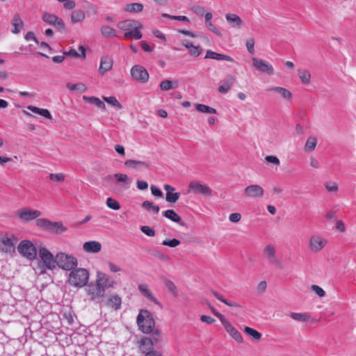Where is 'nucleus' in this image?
Instances as JSON below:
<instances>
[{
  "instance_id": "nucleus-37",
  "label": "nucleus",
  "mask_w": 356,
  "mask_h": 356,
  "mask_svg": "<svg viewBox=\"0 0 356 356\" xmlns=\"http://www.w3.org/2000/svg\"><path fill=\"white\" fill-rule=\"evenodd\" d=\"M66 88L70 91H78L79 92H83L86 90L87 87L83 83H67Z\"/></svg>"
},
{
  "instance_id": "nucleus-51",
  "label": "nucleus",
  "mask_w": 356,
  "mask_h": 356,
  "mask_svg": "<svg viewBox=\"0 0 356 356\" xmlns=\"http://www.w3.org/2000/svg\"><path fill=\"white\" fill-rule=\"evenodd\" d=\"M165 287L175 296H177L178 292L175 284L170 280L165 281Z\"/></svg>"
},
{
  "instance_id": "nucleus-19",
  "label": "nucleus",
  "mask_w": 356,
  "mask_h": 356,
  "mask_svg": "<svg viewBox=\"0 0 356 356\" xmlns=\"http://www.w3.org/2000/svg\"><path fill=\"white\" fill-rule=\"evenodd\" d=\"M164 190L166 191L165 200L170 203H175L180 197V193H175V188L169 184L163 186Z\"/></svg>"
},
{
  "instance_id": "nucleus-4",
  "label": "nucleus",
  "mask_w": 356,
  "mask_h": 356,
  "mask_svg": "<svg viewBox=\"0 0 356 356\" xmlns=\"http://www.w3.org/2000/svg\"><path fill=\"white\" fill-rule=\"evenodd\" d=\"M18 252L25 258L33 260L36 258L38 248L28 240L21 241L17 247Z\"/></svg>"
},
{
  "instance_id": "nucleus-38",
  "label": "nucleus",
  "mask_w": 356,
  "mask_h": 356,
  "mask_svg": "<svg viewBox=\"0 0 356 356\" xmlns=\"http://www.w3.org/2000/svg\"><path fill=\"white\" fill-rule=\"evenodd\" d=\"M83 99L86 100V102H88L94 105H95L97 107L99 108L104 109L106 106L104 102H102L100 99L95 97H88V96H83Z\"/></svg>"
},
{
  "instance_id": "nucleus-41",
  "label": "nucleus",
  "mask_w": 356,
  "mask_h": 356,
  "mask_svg": "<svg viewBox=\"0 0 356 356\" xmlns=\"http://www.w3.org/2000/svg\"><path fill=\"white\" fill-rule=\"evenodd\" d=\"M211 293L218 300L226 304L227 305H228L229 307H240V305L238 303H237L236 302H229L227 300L224 298L223 296L220 293H219L218 292H217L216 291H212Z\"/></svg>"
},
{
  "instance_id": "nucleus-16",
  "label": "nucleus",
  "mask_w": 356,
  "mask_h": 356,
  "mask_svg": "<svg viewBox=\"0 0 356 356\" xmlns=\"http://www.w3.org/2000/svg\"><path fill=\"white\" fill-rule=\"evenodd\" d=\"M222 324L225 327L227 333L238 343H242L243 341L241 332L236 330L230 322L225 319Z\"/></svg>"
},
{
  "instance_id": "nucleus-18",
  "label": "nucleus",
  "mask_w": 356,
  "mask_h": 356,
  "mask_svg": "<svg viewBox=\"0 0 356 356\" xmlns=\"http://www.w3.org/2000/svg\"><path fill=\"white\" fill-rule=\"evenodd\" d=\"M264 254L265 258L271 264H279L278 259L276 257L275 248L273 245L268 244L264 248Z\"/></svg>"
},
{
  "instance_id": "nucleus-32",
  "label": "nucleus",
  "mask_w": 356,
  "mask_h": 356,
  "mask_svg": "<svg viewBox=\"0 0 356 356\" xmlns=\"http://www.w3.org/2000/svg\"><path fill=\"white\" fill-rule=\"evenodd\" d=\"M317 138L315 136H309L305 145L304 150L307 152H313L317 145Z\"/></svg>"
},
{
  "instance_id": "nucleus-36",
  "label": "nucleus",
  "mask_w": 356,
  "mask_h": 356,
  "mask_svg": "<svg viewBox=\"0 0 356 356\" xmlns=\"http://www.w3.org/2000/svg\"><path fill=\"white\" fill-rule=\"evenodd\" d=\"M143 208L146 209L149 213L157 214L159 212L160 208L159 206L154 204L152 202L145 200L142 204Z\"/></svg>"
},
{
  "instance_id": "nucleus-15",
  "label": "nucleus",
  "mask_w": 356,
  "mask_h": 356,
  "mask_svg": "<svg viewBox=\"0 0 356 356\" xmlns=\"http://www.w3.org/2000/svg\"><path fill=\"white\" fill-rule=\"evenodd\" d=\"M17 215L22 221H29L35 219L41 215V213L38 210H31L23 208L17 211Z\"/></svg>"
},
{
  "instance_id": "nucleus-35",
  "label": "nucleus",
  "mask_w": 356,
  "mask_h": 356,
  "mask_svg": "<svg viewBox=\"0 0 356 356\" xmlns=\"http://www.w3.org/2000/svg\"><path fill=\"white\" fill-rule=\"evenodd\" d=\"M138 289L144 296L147 297L151 301H152L155 303H158L157 299L154 296V295L150 291V290L148 289L147 285L140 284L138 286Z\"/></svg>"
},
{
  "instance_id": "nucleus-25",
  "label": "nucleus",
  "mask_w": 356,
  "mask_h": 356,
  "mask_svg": "<svg viewBox=\"0 0 356 356\" xmlns=\"http://www.w3.org/2000/svg\"><path fill=\"white\" fill-rule=\"evenodd\" d=\"M136 28H133L129 31L125 32L124 33V38L127 40H130L132 38L139 40L142 38L143 35L140 32V29H143V24L140 23V26H136Z\"/></svg>"
},
{
  "instance_id": "nucleus-28",
  "label": "nucleus",
  "mask_w": 356,
  "mask_h": 356,
  "mask_svg": "<svg viewBox=\"0 0 356 356\" xmlns=\"http://www.w3.org/2000/svg\"><path fill=\"white\" fill-rule=\"evenodd\" d=\"M225 18L228 23L233 28L239 29L242 26V20L241 19L235 14L229 13L225 15Z\"/></svg>"
},
{
  "instance_id": "nucleus-52",
  "label": "nucleus",
  "mask_w": 356,
  "mask_h": 356,
  "mask_svg": "<svg viewBox=\"0 0 356 356\" xmlns=\"http://www.w3.org/2000/svg\"><path fill=\"white\" fill-rule=\"evenodd\" d=\"M180 241L176 238L165 239L162 242L163 245L169 246L170 248H175L180 244Z\"/></svg>"
},
{
  "instance_id": "nucleus-21",
  "label": "nucleus",
  "mask_w": 356,
  "mask_h": 356,
  "mask_svg": "<svg viewBox=\"0 0 356 356\" xmlns=\"http://www.w3.org/2000/svg\"><path fill=\"white\" fill-rule=\"evenodd\" d=\"M113 65V60L111 57L108 56H102L100 61L99 72L102 74H104L106 72L112 69Z\"/></svg>"
},
{
  "instance_id": "nucleus-24",
  "label": "nucleus",
  "mask_w": 356,
  "mask_h": 356,
  "mask_svg": "<svg viewBox=\"0 0 356 356\" xmlns=\"http://www.w3.org/2000/svg\"><path fill=\"white\" fill-rule=\"evenodd\" d=\"M124 165L126 167L136 169V168H149V163L145 161H138L134 159H129L124 162Z\"/></svg>"
},
{
  "instance_id": "nucleus-17",
  "label": "nucleus",
  "mask_w": 356,
  "mask_h": 356,
  "mask_svg": "<svg viewBox=\"0 0 356 356\" xmlns=\"http://www.w3.org/2000/svg\"><path fill=\"white\" fill-rule=\"evenodd\" d=\"M157 339H152L150 337H144L139 341V348L143 353H147L150 351H154V343H156Z\"/></svg>"
},
{
  "instance_id": "nucleus-57",
  "label": "nucleus",
  "mask_w": 356,
  "mask_h": 356,
  "mask_svg": "<svg viewBox=\"0 0 356 356\" xmlns=\"http://www.w3.org/2000/svg\"><path fill=\"white\" fill-rule=\"evenodd\" d=\"M188 50L190 54L195 57H197L202 54V49L200 46H195L193 44L191 47L188 49Z\"/></svg>"
},
{
  "instance_id": "nucleus-29",
  "label": "nucleus",
  "mask_w": 356,
  "mask_h": 356,
  "mask_svg": "<svg viewBox=\"0 0 356 356\" xmlns=\"http://www.w3.org/2000/svg\"><path fill=\"white\" fill-rule=\"evenodd\" d=\"M122 304L121 298L118 295H111L106 302V305L115 309H119Z\"/></svg>"
},
{
  "instance_id": "nucleus-33",
  "label": "nucleus",
  "mask_w": 356,
  "mask_h": 356,
  "mask_svg": "<svg viewBox=\"0 0 356 356\" xmlns=\"http://www.w3.org/2000/svg\"><path fill=\"white\" fill-rule=\"evenodd\" d=\"M163 215L165 218L171 220L175 222L181 223V225H184V223L181 222V217L172 209H168L163 212Z\"/></svg>"
},
{
  "instance_id": "nucleus-54",
  "label": "nucleus",
  "mask_w": 356,
  "mask_h": 356,
  "mask_svg": "<svg viewBox=\"0 0 356 356\" xmlns=\"http://www.w3.org/2000/svg\"><path fill=\"white\" fill-rule=\"evenodd\" d=\"M335 230L340 233H345L346 227L345 222L342 220H337L335 224Z\"/></svg>"
},
{
  "instance_id": "nucleus-61",
  "label": "nucleus",
  "mask_w": 356,
  "mask_h": 356,
  "mask_svg": "<svg viewBox=\"0 0 356 356\" xmlns=\"http://www.w3.org/2000/svg\"><path fill=\"white\" fill-rule=\"evenodd\" d=\"M245 45H246L248 52L250 54H253L254 53V40L252 38H248L246 40Z\"/></svg>"
},
{
  "instance_id": "nucleus-45",
  "label": "nucleus",
  "mask_w": 356,
  "mask_h": 356,
  "mask_svg": "<svg viewBox=\"0 0 356 356\" xmlns=\"http://www.w3.org/2000/svg\"><path fill=\"white\" fill-rule=\"evenodd\" d=\"M195 108L202 113H216V110L212 107L202 104H196Z\"/></svg>"
},
{
  "instance_id": "nucleus-27",
  "label": "nucleus",
  "mask_w": 356,
  "mask_h": 356,
  "mask_svg": "<svg viewBox=\"0 0 356 356\" xmlns=\"http://www.w3.org/2000/svg\"><path fill=\"white\" fill-rule=\"evenodd\" d=\"M268 91L275 92L285 100L290 101L292 98V93L286 88L280 86L272 87L268 89Z\"/></svg>"
},
{
  "instance_id": "nucleus-20",
  "label": "nucleus",
  "mask_w": 356,
  "mask_h": 356,
  "mask_svg": "<svg viewBox=\"0 0 356 356\" xmlns=\"http://www.w3.org/2000/svg\"><path fill=\"white\" fill-rule=\"evenodd\" d=\"M235 80L234 76L229 75L221 81L220 85L218 87L219 92L222 94L228 92L234 85Z\"/></svg>"
},
{
  "instance_id": "nucleus-3",
  "label": "nucleus",
  "mask_w": 356,
  "mask_h": 356,
  "mask_svg": "<svg viewBox=\"0 0 356 356\" xmlns=\"http://www.w3.org/2000/svg\"><path fill=\"white\" fill-rule=\"evenodd\" d=\"M56 264L60 268L70 271L76 268L78 260L72 254L60 252L56 255Z\"/></svg>"
},
{
  "instance_id": "nucleus-7",
  "label": "nucleus",
  "mask_w": 356,
  "mask_h": 356,
  "mask_svg": "<svg viewBox=\"0 0 356 356\" xmlns=\"http://www.w3.org/2000/svg\"><path fill=\"white\" fill-rule=\"evenodd\" d=\"M328 241L320 234H313L309 239V249L313 253H318L327 245Z\"/></svg>"
},
{
  "instance_id": "nucleus-39",
  "label": "nucleus",
  "mask_w": 356,
  "mask_h": 356,
  "mask_svg": "<svg viewBox=\"0 0 356 356\" xmlns=\"http://www.w3.org/2000/svg\"><path fill=\"white\" fill-rule=\"evenodd\" d=\"M100 30L102 35L106 38H115L117 36L115 30L109 26H102Z\"/></svg>"
},
{
  "instance_id": "nucleus-2",
  "label": "nucleus",
  "mask_w": 356,
  "mask_h": 356,
  "mask_svg": "<svg viewBox=\"0 0 356 356\" xmlns=\"http://www.w3.org/2000/svg\"><path fill=\"white\" fill-rule=\"evenodd\" d=\"M136 322L139 329L145 334L152 332L155 325L152 314L146 309H141L140 311Z\"/></svg>"
},
{
  "instance_id": "nucleus-56",
  "label": "nucleus",
  "mask_w": 356,
  "mask_h": 356,
  "mask_svg": "<svg viewBox=\"0 0 356 356\" xmlns=\"http://www.w3.org/2000/svg\"><path fill=\"white\" fill-rule=\"evenodd\" d=\"M162 16L163 17H167L170 19H175V20L183 21V22H189L188 18L186 16H175V15H168L166 13L162 14Z\"/></svg>"
},
{
  "instance_id": "nucleus-48",
  "label": "nucleus",
  "mask_w": 356,
  "mask_h": 356,
  "mask_svg": "<svg viewBox=\"0 0 356 356\" xmlns=\"http://www.w3.org/2000/svg\"><path fill=\"white\" fill-rule=\"evenodd\" d=\"M106 204V206L111 209L118 211L120 209V203L112 197H108Z\"/></svg>"
},
{
  "instance_id": "nucleus-40",
  "label": "nucleus",
  "mask_w": 356,
  "mask_h": 356,
  "mask_svg": "<svg viewBox=\"0 0 356 356\" xmlns=\"http://www.w3.org/2000/svg\"><path fill=\"white\" fill-rule=\"evenodd\" d=\"M143 10V5L140 3H129L124 8V10L129 13H140Z\"/></svg>"
},
{
  "instance_id": "nucleus-50",
  "label": "nucleus",
  "mask_w": 356,
  "mask_h": 356,
  "mask_svg": "<svg viewBox=\"0 0 356 356\" xmlns=\"http://www.w3.org/2000/svg\"><path fill=\"white\" fill-rule=\"evenodd\" d=\"M104 99L108 104H111L113 106H115L117 108H122V104L118 101V99L115 97H104Z\"/></svg>"
},
{
  "instance_id": "nucleus-53",
  "label": "nucleus",
  "mask_w": 356,
  "mask_h": 356,
  "mask_svg": "<svg viewBox=\"0 0 356 356\" xmlns=\"http://www.w3.org/2000/svg\"><path fill=\"white\" fill-rule=\"evenodd\" d=\"M311 291L315 293L318 297L323 298L325 296V291L318 285L313 284L311 286Z\"/></svg>"
},
{
  "instance_id": "nucleus-44",
  "label": "nucleus",
  "mask_w": 356,
  "mask_h": 356,
  "mask_svg": "<svg viewBox=\"0 0 356 356\" xmlns=\"http://www.w3.org/2000/svg\"><path fill=\"white\" fill-rule=\"evenodd\" d=\"M36 224L38 227L51 231L52 222L46 218H39L36 220Z\"/></svg>"
},
{
  "instance_id": "nucleus-46",
  "label": "nucleus",
  "mask_w": 356,
  "mask_h": 356,
  "mask_svg": "<svg viewBox=\"0 0 356 356\" xmlns=\"http://www.w3.org/2000/svg\"><path fill=\"white\" fill-rule=\"evenodd\" d=\"M114 177L118 182H121L125 184L127 186V188L129 187L131 180H129L127 175L122 173H115L114 175Z\"/></svg>"
},
{
  "instance_id": "nucleus-42",
  "label": "nucleus",
  "mask_w": 356,
  "mask_h": 356,
  "mask_svg": "<svg viewBox=\"0 0 356 356\" xmlns=\"http://www.w3.org/2000/svg\"><path fill=\"white\" fill-rule=\"evenodd\" d=\"M290 316L293 320L300 322H307L310 319L309 315L303 313L291 312Z\"/></svg>"
},
{
  "instance_id": "nucleus-55",
  "label": "nucleus",
  "mask_w": 356,
  "mask_h": 356,
  "mask_svg": "<svg viewBox=\"0 0 356 356\" xmlns=\"http://www.w3.org/2000/svg\"><path fill=\"white\" fill-rule=\"evenodd\" d=\"M207 305L211 312L220 321L221 323L226 319L225 316L219 313L209 302H207Z\"/></svg>"
},
{
  "instance_id": "nucleus-10",
  "label": "nucleus",
  "mask_w": 356,
  "mask_h": 356,
  "mask_svg": "<svg viewBox=\"0 0 356 356\" xmlns=\"http://www.w3.org/2000/svg\"><path fill=\"white\" fill-rule=\"evenodd\" d=\"M132 79L140 83H146L149 76L147 70L140 65H134L130 70Z\"/></svg>"
},
{
  "instance_id": "nucleus-60",
  "label": "nucleus",
  "mask_w": 356,
  "mask_h": 356,
  "mask_svg": "<svg viewBox=\"0 0 356 356\" xmlns=\"http://www.w3.org/2000/svg\"><path fill=\"white\" fill-rule=\"evenodd\" d=\"M49 178L52 181H63L65 179V175L63 173H58V174L51 173L49 175Z\"/></svg>"
},
{
  "instance_id": "nucleus-1",
  "label": "nucleus",
  "mask_w": 356,
  "mask_h": 356,
  "mask_svg": "<svg viewBox=\"0 0 356 356\" xmlns=\"http://www.w3.org/2000/svg\"><path fill=\"white\" fill-rule=\"evenodd\" d=\"M70 271L68 277V283L70 285L76 288H81L88 284L90 273L87 269L75 268Z\"/></svg>"
},
{
  "instance_id": "nucleus-31",
  "label": "nucleus",
  "mask_w": 356,
  "mask_h": 356,
  "mask_svg": "<svg viewBox=\"0 0 356 356\" xmlns=\"http://www.w3.org/2000/svg\"><path fill=\"white\" fill-rule=\"evenodd\" d=\"M12 25L14 29L12 30V33L17 34L20 32V28L23 26V21L18 14L14 15L12 20Z\"/></svg>"
},
{
  "instance_id": "nucleus-63",
  "label": "nucleus",
  "mask_w": 356,
  "mask_h": 356,
  "mask_svg": "<svg viewBox=\"0 0 356 356\" xmlns=\"http://www.w3.org/2000/svg\"><path fill=\"white\" fill-rule=\"evenodd\" d=\"M241 219V215L239 213H232L229 216V220L232 222H238Z\"/></svg>"
},
{
  "instance_id": "nucleus-49",
  "label": "nucleus",
  "mask_w": 356,
  "mask_h": 356,
  "mask_svg": "<svg viewBox=\"0 0 356 356\" xmlns=\"http://www.w3.org/2000/svg\"><path fill=\"white\" fill-rule=\"evenodd\" d=\"M177 84L175 86L173 85V82L170 80H163L160 83V88L161 90H169L173 88L177 87Z\"/></svg>"
},
{
  "instance_id": "nucleus-62",
  "label": "nucleus",
  "mask_w": 356,
  "mask_h": 356,
  "mask_svg": "<svg viewBox=\"0 0 356 356\" xmlns=\"http://www.w3.org/2000/svg\"><path fill=\"white\" fill-rule=\"evenodd\" d=\"M265 161L267 163H273L276 165H279L280 163L279 159L275 156H267L265 158Z\"/></svg>"
},
{
  "instance_id": "nucleus-64",
  "label": "nucleus",
  "mask_w": 356,
  "mask_h": 356,
  "mask_svg": "<svg viewBox=\"0 0 356 356\" xmlns=\"http://www.w3.org/2000/svg\"><path fill=\"white\" fill-rule=\"evenodd\" d=\"M150 189H151V192H152V195H154L155 197H161L163 196L162 191L156 186H154V185L151 186Z\"/></svg>"
},
{
  "instance_id": "nucleus-47",
  "label": "nucleus",
  "mask_w": 356,
  "mask_h": 356,
  "mask_svg": "<svg viewBox=\"0 0 356 356\" xmlns=\"http://www.w3.org/2000/svg\"><path fill=\"white\" fill-rule=\"evenodd\" d=\"M67 230V228L63 225L61 222H52L51 231L56 234H60Z\"/></svg>"
},
{
  "instance_id": "nucleus-14",
  "label": "nucleus",
  "mask_w": 356,
  "mask_h": 356,
  "mask_svg": "<svg viewBox=\"0 0 356 356\" xmlns=\"http://www.w3.org/2000/svg\"><path fill=\"white\" fill-rule=\"evenodd\" d=\"M244 194L249 198L260 199L264 196V190L258 184H252L244 189Z\"/></svg>"
},
{
  "instance_id": "nucleus-5",
  "label": "nucleus",
  "mask_w": 356,
  "mask_h": 356,
  "mask_svg": "<svg viewBox=\"0 0 356 356\" xmlns=\"http://www.w3.org/2000/svg\"><path fill=\"white\" fill-rule=\"evenodd\" d=\"M39 257L49 270H53L56 266V257L44 246L38 247Z\"/></svg>"
},
{
  "instance_id": "nucleus-43",
  "label": "nucleus",
  "mask_w": 356,
  "mask_h": 356,
  "mask_svg": "<svg viewBox=\"0 0 356 356\" xmlns=\"http://www.w3.org/2000/svg\"><path fill=\"white\" fill-rule=\"evenodd\" d=\"M244 332L255 340H259L261 337V334L260 332L250 327H245Z\"/></svg>"
},
{
  "instance_id": "nucleus-9",
  "label": "nucleus",
  "mask_w": 356,
  "mask_h": 356,
  "mask_svg": "<svg viewBox=\"0 0 356 356\" xmlns=\"http://www.w3.org/2000/svg\"><path fill=\"white\" fill-rule=\"evenodd\" d=\"M96 282L106 292V290L113 289L116 282L108 274L102 271H97L95 277Z\"/></svg>"
},
{
  "instance_id": "nucleus-58",
  "label": "nucleus",
  "mask_w": 356,
  "mask_h": 356,
  "mask_svg": "<svg viewBox=\"0 0 356 356\" xmlns=\"http://www.w3.org/2000/svg\"><path fill=\"white\" fill-rule=\"evenodd\" d=\"M140 230L143 233L148 236H154L155 231L151 228L149 226L145 225L140 227Z\"/></svg>"
},
{
  "instance_id": "nucleus-59",
  "label": "nucleus",
  "mask_w": 356,
  "mask_h": 356,
  "mask_svg": "<svg viewBox=\"0 0 356 356\" xmlns=\"http://www.w3.org/2000/svg\"><path fill=\"white\" fill-rule=\"evenodd\" d=\"M325 187L330 192H337L339 189L338 184L336 182L325 183Z\"/></svg>"
},
{
  "instance_id": "nucleus-8",
  "label": "nucleus",
  "mask_w": 356,
  "mask_h": 356,
  "mask_svg": "<svg viewBox=\"0 0 356 356\" xmlns=\"http://www.w3.org/2000/svg\"><path fill=\"white\" fill-rule=\"evenodd\" d=\"M86 286L85 291L87 296L89 297L90 300L95 301L104 297L105 291L100 287L95 280Z\"/></svg>"
},
{
  "instance_id": "nucleus-11",
  "label": "nucleus",
  "mask_w": 356,
  "mask_h": 356,
  "mask_svg": "<svg viewBox=\"0 0 356 356\" xmlns=\"http://www.w3.org/2000/svg\"><path fill=\"white\" fill-rule=\"evenodd\" d=\"M253 67L259 72L265 73L272 76L274 74V69L273 65L268 61L261 58L254 57L252 58Z\"/></svg>"
},
{
  "instance_id": "nucleus-26",
  "label": "nucleus",
  "mask_w": 356,
  "mask_h": 356,
  "mask_svg": "<svg viewBox=\"0 0 356 356\" xmlns=\"http://www.w3.org/2000/svg\"><path fill=\"white\" fill-rule=\"evenodd\" d=\"M206 58H211L217 60H227L229 62H234V60L229 56L218 54L211 50H208L206 54Z\"/></svg>"
},
{
  "instance_id": "nucleus-22",
  "label": "nucleus",
  "mask_w": 356,
  "mask_h": 356,
  "mask_svg": "<svg viewBox=\"0 0 356 356\" xmlns=\"http://www.w3.org/2000/svg\"><path fill=\"white\" fill-rule=\"evenodd\" d=\"M136 26H140V22L134 19H125L119 22L117 24L118 29L126 32L129 31L133 28H136Z\"/></svg>"
},
{
  "instance_id": "nucleus-13",
  "label": "nucleus",
  "mask_w": 356,
  "mask_h": 356,
  "mask_svg": "<svg viewBox=\"0 0 356 356\" xmlns=\"http://www.w3.org/2000/svg\"><path fill=\"white\" fill-rule=\"evenodd\" d=\"M42 20L47 24L54 25L58 31L65 29L63 20L54 14L44 12L42 15Z\"/></svg>"
},
{
  "instance_id": "nucleus-12",
  "label": "nucleus",
  "mask_w": 356,
  "mask_h": 356,
  "mask_svg": "<svg viewBox=\"0 0 356 356\" xmlns=\"http://www.w3.org/2000/svg\"><path fill=\"white\" fill-rule=\"evenodd\" d=\"M188 192L195 194H200L204 196H210L212 194L211 189L205 184L198 181H192L188 184Z\"/></svg>"
},
{
  "instance_id": "nucleus-34",
  "label": "nucleus",
  "mask_w": 356,
  "mask_h": 356,
  "mask_svg": "<svg viewBox=\"0 0 356 356\" xmlns=\"http://www.w3.org/2000/svg\"><path fill=\"white\" fill-rule=\"evenodd\" d=\"M298 75L302 83L305 85H309L310 83L311 74L308 70L304 69H298Z\"/></svg>"
},
{
  "instance_id": "nucleus-6",
  "label": "nucleus",
  "mask_w": 356,
  "mask_h": 356,
  "mask_svg": "<svg viewBox=\"0 0 356 356\" xmlns=\"http://www.w3.org/2000/svg\"><path fill=\"white\" fill-rule=\"evenodd\" d=\"M17 240L13 234H0V252L11 253L15 251V245Z\"/></svg>"
},
{
  "instance_id": "nucleus-30",
  "label": "nucleus",
  "mask_w": 356,
  "mask_h": 356,
  "mask_svg": "<svg viewBox=\"0 0 356 356\" xmlns=\"http://www.w3.org/2000/svg\"><path fill=\"white\" fill-rule=\"evenodd\" d=\"M86 17L85 12L82 10H75L71 13V22L72 24L80 22Z\"/></svg>"
},
{
  "instance_id": "nucleus-23",
  "label": "nucleus",
  "mask_w": 356,
  "mask_h": 356,
  "mask_svg": "<svg viewBox=\"0 0 356 356\" xmlns=\"http://www.w3.org/2000/svg\"><path fill=\"white\" fill-rule=\"evenodd\" d=\"M83 249L88 253H97L101 251L102 245L98 241H88L83 243Z\"/></svg>"
}]
</instances>
